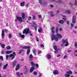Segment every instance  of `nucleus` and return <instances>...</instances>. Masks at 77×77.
Returning <instances> with one entry per match:
<instances>
[{
  "instance_id": "obj_1",
  "label": "nucleus",
  "mask_w": 77,
  "mask_h": 77,
  "mask_svg": "<svg viewBox=\"0 0 77 77\" xmlns=\"http://www.w3.org/2000/svg\"><path fill=\"white\" fill-rule=\"evenodd\" d=\"M56 32L57 33L56 35V36L57 37H56L55 35L54 34H52V35L51 39L52 40H54L55 39V41H58V39H60V38H61L62 36L60 35V34H59L58 33V27H56Z\"/></svg>"
},
{
  "instance_id": "obj_2",
  "label": "nucleus",
  "mask_w": 77,
  "mask_h": 77,
  "mask_svg": "<svg viewBox=\"0 0 77 77\" xmlns=\"http://www.w3.org/2000/svg\"><path fill=\"white\" fill-rule=\"evenodd\" d=\"M62 43L61 44V47H63V45H64V44L65 43H66V44L65 45V46L66 47L69 44H68V39H66L65 40L63 39L62 40Z\"/></svg>"
},
{
  "instance_id": "obj_3",
  "label": "nucleus",
  "mask_w": 77,
  "mask_h": 77,
  "mask_svg": "<svg viewBox=\"0 0 77 77\" xmlns=\"http://www.w3.org/2000/svg\"><path fill=\"white\" fill-rule=\"evenodd\" d=\"M31 33V31L29 30V29H25L23 31V33L24 34V33H26V35H27L28 33Z\"/></svg>"
},
{
  "instance_id": "obj_4",
  "label": "nucleus",
  "mask_w": 77,
  "mask_h": 77,
  "mask_svg": "<svg viewBox=\"0 0 77 77\" xmlns=\"http://www.w3.org/2000/svg\"><path fill=\"white\" fill-rule=\"evenodd\" d=\"M5 32H8V31L6 29L3 30L2 29V33L1 34L2 37L3 38V39H4V36H5Z\"/></svg>"
},
{
  "instance_id": "obj_5",
  "label": "nucleus",
  "mask_w": 77,
  "mask_h": 77,
  "mask_svg": "<svg viewBox=\"0 0 77 77\" xmlns=\"http://www.w3.org/2000/svg\"><path fill=\"white\" fill-rule=\"evenodd\" d=\"M16 18L17 20L18 21L20 22V23H21L23 22V19L21 17L19 16H17L16 17Z\"/></svg>"
},
{
  "instance_id": "obj_6",
  "label": "nucleus",
  "mask_w": 77,
  "mask_h": 77,
  "mask_svg": "<svg viewBox=\"0 0 77 77\" xmlns=\"http://www.w3.org/2000/svg\"><path fill=\"white\" fill-rule=\"evenodd\" d=\"M13 54L14 55H13V54H11L10 55V57H12L11 59H14V58L15 57V56L16 54L15 52H14Z\"/></svg>"
},
{
  "instance_id": "obj_7",
  "label": "nucleus",
  "mask_w": 77,
  "mask_h": 77,
  "mask_svg": "<svg viewBox=\"0 0 77 77\" xmlns=\"http://www.w3.org/2000/svg\"><path fill=\"white\" fill-rule=\"evenodd\" d=\"M75 17H76V16H74L73 17L72 23H73V24H75V23H76V21H75Z\"/></svg>"
},
{
  "instance_id": "obj_8",
  "label": "nucleus",
  "mask_w": 77,
  "mask_h": 77,
  "mask_svg": "<svg viewBox=\"0 0 77 77\" xmlns=\"http://www.w3.org/2000/svg\"><path fill=\"white\" fill-rule=\"evenodd\" d=\"M54 48L55 51L54 52V53H55L56 54L57 53H58V50H57V46H54Z\"/></svg>"
},
{
  "instance_id": "obj_9",
  "label": "nucleus",
  "mask_w": 77,
  "mask_h": 77,
  "mask_svg": "<svg viewBox=\"0 0 77 77\" xmlns=\"http://www.w3.org/2000/svg\"><path fill=\"white\" fill-rule=\"evenodd\" d=\"M53 73L54 75H57L59 74V71L57 70H55L54 71Z\"/></svg>"
},
{
  "instance_id": "obj_10",
  "label": "nucleus",
  "mask_w": 77,
  "mask_h": 77,
  "mask_svg": "<svg viewBox=\"0 0 77 77\" xmlns=\"http://www.w3.org/2000/svg\"><path fill=\"white\" fill-rule=\"evenodd\" d=\"M46 57L48 59H50L51 58V56L50 54H47Z\"/></svg>"
},
{
  "instance_id": "obj_11",
  "label": "nucleus",
  "mask_w": 77,
  "mask_h": 77,
  "mask_svg": "<svg viewBox=\"0 0 77 77\" xmlns=\"http://www.w3.org/2000/svg\"><path fill=\"white\" fill-rule=\"evenodd\" d=\"M51 31L53 33H54L55 29L54 27H53L51 28Z\"/></svg>"
},
{
  "instance_id": "obj_12",
  "label": "nucleus",
  "mask_w": 77,
  "mask_h": 77,
  "mask_svg": "<svg viewBox=\"0 0 77 77\" xmlns=\"http://www.w3.org/2000/svg\"><path fill=\"white\" fill-rule=\"evenodd\" d=\"M25 69H26L25 71L24 72V74H27V72H28L29 69H27V67L26 66H25Z\"/></svg>"
},
{
  "instance_id": "obj_13",
  "label": "nucleus",
  "mask_w": 77,
  "mask_h": 77,
  "mask_svg": "<svg viewBox=\"0 0 77 77\" xmlns=\"http://www.w3.org/2000/svg\"><path fill=\"white\" fill-rule=\"evenodd\" d=\"M8 66V63H7L6 65L3 66V69H6L7 68Z\"/></svg>"
},
{
  "instance_id": "obj_14",
  "label": "nucleus",
  "mask_w": 77,
  "mask_h": 77,
  "mask_svg": "<svg viewBox=\"0 0 77 77\" xmlns=\"http://www.w3.org/2000/svg\"><path fill=\"white\" fill-rule=\"evenodd\" d=\"M20 65L19 64H17L16 66V70L17 71V70H18L20 68Z\"/></svg>"
},
{
  "instance_id": "obj_15",
  "label": "nucleus",
  "mask_w": 77,
  "mask_h": 77,
  "mask_svg": "<svg viewBox=\"0 0 77 77\" xmlns=\"http://www.w3.org/2000/svg\"><path fill=\"white\" fill-rule=\"evenodd\" d=\"M30 48V46H24L22 48L23 49H29Z\"/></svg>"
},
{
  "instance_id": "obj_16",
  "label": "nucleus",
  "mask_w": 77,
  "mask_h": 77,
  "mask_svg": "<svg viewBox=\"0 0 77 77\" xmlns=\"http://www.w3.org/2000/svg\"><path fill=\"white\" fill-rule=\"evenodd\" d=\"M19 35L20 37V38H24V35H22V34L21 33H19Z\"/></svg>"
},
{
  "instance_id": "obj_17",
  "label": "nucleus",
  "mask_w": 77,
  "mask_h": 77,
  "mask_svg": "<svg viewBox=\"0 0 77 77\" xmlns=\"http://www.w3.org/2000/svg\"><path fill=\"white\" fill-rule=\"evenodd\" d=\"M16 74L17 75L18 77H21L20 75H23V73H21L20 74L19 73V72H16Z\"/></svg>"
},
{
  "instance_id": "obj_18",
  "label": "nucleus",
  "mask_w": 77,
  "mask_h": 77,
  "mask_svg": "<svg viewBox=\"0 0 77 77\" xmlns=\"http://www.w3.org/2000/svg\"><path fill=\"white\" fill-rule=\"evenodd\" d=\"M34 69H35V67H31L30 69V72H32Z\"/></svg>"
},
{
  "instance_id": "obj_19",
  "label": "nucleus",
  "mask_w": 77,
  "mask_h": 77,
  "mask_svg": "<svg viewBox=\"0 0 77 77\" xmlns=\"http://www.w3.org/2000/svg\"><path fill=\"white\" fill-rule=\"evenodd\" d=\"M42 29L41 27H40L39 29H38V32L41 33L42 32Z\"/></svg>"
},
{
  "instance_id": "obj_20",
  "label": "nucleus",
  "mask_w": 77,
  "mask_h": 77,
  "mask_svg": "<svg viewBox=\"0 0 77 77\" xmlns=\"http://www.w3.org/2000/svg\"><path fill=\"white\" fill-rule=\"evenodd\" d=\"M66 73L68 74H72V72L71 70H69L66 72Z\"/></svg>"
},
{
  "instance_id": "obj_21",
  "label": "nucleus",
  "mask_w": 77,
  "mask_h": 77,
  "mask_svg": "<svg viewBox=\"0 0 77 77\" xmlns=\"http://www.w3.org/2000/svg\"><path fill=\"white\" fill-rule=\"evenodd\" d=\"M66 12L68 14H71V11H70V10H67L66 11Z\"/></svg>"
},
{
  "instance_id": "obj_22",
  "label": "nucleus",
  "mask_w": 77,
  "mask_h": 77,
  "mask_svg": "<svg viewBox=\"0 0 77 77\" xmlns=\"http://www.w3.org/2000/svg\"><path fill=\"white\" fill-rule=\"evenodd\" d=\"M17 61L16 60L14 61V62L12 63V65L13 66H15V65H16V64L17 63Z\"/></svg>"
},
{
  "instance_id": "obj_23",
  "label": "nucleus",
  "mask_w": 77,
  "mask_h": 77,
  "mask_svg": "<svg viewBox=\"0 0 77 77\" xmlns=\"http://www.w3.org/2000/svg\"><path fill=\"white\" fill-rule=\"evenodd\" d=\"M21 17H22V18H23V19H24V17H25V14L24 13H23L22 14Z\"/></svg>"
},
{
  "instance_id": "obj_24",
  "label": "nucleus",
  "mask_w": 77,
  "mask_h": 77,
  "mask_svg": "<svg viewBox=\"0 0 77 77\" xmlns=\"http://www.w3.org/2000/svg\"><path fill=\"white\" fill-rule=\"evenodd\" d=\"M25 3V2H23L20 3V5L21 6H24V3Z\"/></svg>"
},
{
  "instance_id": "obj_25",
  "label": "nucleus",
  "mask_w": 77,
  "mask_h": 77,
  "mask_svg": "<svg viewBox=\"0 0 77 77\" xmlns=\"http://www.w3.org/2000/svg\"><path fill=\"white\" fill-rule=\"evenodd\" d=\"M31 64L32 66H35V63L33 61H32L31 62Z\"/></svg>"
},
{
  "instance_id": "obj_26",
  "label": "nucleus",
  "mask_w": 77,
  "mask_h": 77,
  "mask_svg": "<svg viewBox=\"0 0 77 77\" xmlns=\"http://www.w3.org/2000/svg\"><path fill=\"white\" fill-rule=\"evenodd\" d=\"M29 59L30 60H33V56H32V55L31 54L29 56Z\"/></svg>"
},
{
  "instance_id": "obj_27",
  "label": "nucleus",
  "mask_w": 77,
  "mask_h": 77,
  "mask_svg": "<svg viewBox=\"0 0 77 77\" xmlns=\"http://www.w3.org/2000/svg\"><path fill=\"white\" fill-rule=\"evenodd\" d=\"M59 23H60V24H63V20H60L59 21Z\"/></svg>"
},
{
  "instance_id": "obj_28",
  "label": "nucleus",
  "mask_w": 77,
  "mask_h": 77,
  "mask_svg": "<svg viewBox=\"0 0 77 77\" xmlns=\"http://www.w3.org/2000/svg\"><path fill=\"white\" fill-rule=\"evenodd\" d=\"M51 17H54V14L53 13V12L52 11L51 12Z\"/></svg>"
},
{
  "instance_id": "obj_29",
  "label": "nucleus",
  "mask_w": 77,
  "mask_h": 77,
  "mask_svg": "<svg viewBox=\"0 0 77 77\" xmlns=\"http://www.w3.org/2000/svg\"><path fill=\"white\" fill-rule=\"evenodd\" d=\"M12 52V51H8L6 52V54H9V53H11Z\"/></svg>"
},
{
  "instance_id": "obj_30",
  "label": "nucleus",
  "mask_w": 77,
  "mask_h": 77,
  "mask_svg": "<svg viewBox=\"0 0 77 77\" xmlns=\"http://www.w3.org/2000/svg\"><path fill=\"white\" fill-rule=\"evenodd\" d=\"M64 75L66 77H69V76H70V75L68 74H65Z\"/></svg>"
},
{
  "instance_id": "obj_31",
  "label": "nucleus",
  "mask_w": 77,
  "mask_h": 77,
  "mask_svg": "<svg viewBox=\"0 0 77 77\" xmlns=\"http://www.w3.org/2000/svg\"><path fill=\"white\" fill-rule=\"evenodd\" d=\"M32 19L34 20H36V16L35 15H32Z\"/></svg>"
},
{
  "instance_id": "obj_32",
  "label": "nucleus",
  "mask_w": 77,
  "mask_h": 77,
  "mask_svg": "<svg viewBox=\"0 0 77 77\" xmlns=\"http://www.w3.org/2000/svg\"><path fill=\"white\" fill-rule=\"evenodd\" d=\"M33 52L34 54V55H36V50L34 49L33 51Z\"/></svg>"
},
{
  "instance_id": "obj_33",
  "label": "nucleus",
  "mask_w": 77,
  "mask_h": 77,
  "mask_svg": "<svg viewBox=\"0 0 77 77\" xmlns=\"http://www.w3.org/2000/svg\"><path fill=\"white\" fill-rule=\"evenodd\" d=\"M0 45H1L2 47L3 48H5V45L3 44H0Z\"/></svg>"
},
{
  "instance_id": "obj_34",
  "label": "nucleus",
  "mask_w": 77,
  "mask_h": 77,
  "mask_svg": "<svg viewBox=\"0 0 77 77\" xmlns=\"http://www.w3.org/2000/svg\"><path fill=\"white\" fill-rule=\"evenodd\" d=\"M39 3L41 4V5H42V3H43V2H42V0H39Z\"/></svg>"
},
{
  "instance_id": "obj_35",
  "label": "nucleus",
  "mask_w": 77,
  "mask_h": 77,
  "mask_svg": "<svg viewBox=\"0 0 77 77\" xmlns=\"http://www.w3.org/2000/svg\"><path fill=\"white\" fill-rule=\"evenodd\" d=\"M29 49L30 48L28 49L27 50V54H28L29 53H30V50Z\"/></svg>"
},
{
  "instance_id": "obj_36",
  "label": "nucleus",
  "mask_w": 77,
  "mask_h": 77,
  "mask_svg": "<svg viewBox=\"0 0 77 77\" xmlns=\"http://www.w3.org/2000/svg\"><path fill=\"white\" fill-rule=\"evenodd\" d=\"M8 37H9V38L10 39H11V38H12V35H11V34H9Z\"/></svg>"
},
{
  "instance_id": "obj_37",
  "label": "nucleus",
  "mask_w": 77,
  "mask_h": 77,
  "mask_svg": "<svg viewBox=\"0 0 77 77\" xmlns=\"http://www.w3.org/2000/svg\"><path fill=\"white\" fill-rule=\"evenodd\" d=\"M75 48H77V42H75Z\"/></svg>"
},
{
  "instance_id": "obj_38",
  "label": "nucleus",
  "mask_w": 77,
  "mask_h": 77,
  "mask_svg": "<svg viewBox=\"0 0 77 77\" xmlns=\"http://www.w3.org/2000/svg\"><path fill=\"white\" fill-rule=\"evenodd\" d=\"M33 74H34V75H36L38 74V73L36 72H34L33 73Z\"/></svg>"
},
{
  "instance_id": "obj_39",
  "label": "nucleus",
  "mask_w": 77,
  "mask_h": 77,
  "mask_svg": "<svg viewBox=\"0 0 77 77\" xmlns=\"http://www.w3.org/2000/svg\"><path fill=\"white\" fill-rule=\"evenodd\" d=\"M11 48V47H10V46H8L7 47V50H10Z\"/></svg>"
},
{
  "instance_id": "obj_40",
  "label": "nucleus",
  "mask_w": 77,
  "mask_h": 77,
  "mask_svg": "<svg viewBox=\"0 0 77 77\" xmlns=\"http://www.w3.org/2000/svg\"><path fill=\"white\" fill-rule=\"evenodd\" d=\"M42 76V74L40 73L39 74L38 77H41Z\"/></svg>"
},
{
  "instance_id": "obj_41",
  "label": "nucleus",
  "mask_w": 77,
  "mask_h": 77,
  "mask_svg": "<svg viewBox=\"0 0 77 77\" xmlns=\"http://www.w3.org/2000/svg\"><path fill=\"white\" fill-rule=\"evenodd\" d=\"M31 19H32V17L29 16V17L28 20H31Z\"/></svg>"
},
{
  "instance_id": "obj_42",
  "label": "nucleus",
  "mask_w": 77,
  "mask_h": 77,
  "mask_svg": "<svg viewBox=\"0 0 77 77\" xmlns=\"http://www.w3.org/2000/svg\"><path fill=\"white\" fill-rule=\"evenodd\" d=\"M34 28L35 29V30L37 29V26L36 25L35 26H34Z\"/></svg>"
},
{
  "instance_id": "obj_43",
  "label": "nucleus",
  "mask_w": 77,
  "mask_h": 77,
  "mask_svg": "<svg viewBox=\"0 0 77 77\" xmlns=\"http://www.w3.org/2000/svg\"><path fill=\"white\" fill-rule=\"evenodd\" d=\"M75 5H77V0H75Z\"/></svg>"
},
{
  "instance_id": "obj_44",
  "label": "nucleus",
  "mask_w": 77,
  "mask_h": 77,
  "mask_svg": "<svg viewBox=\"0 0 77 77\" xmlns=\"http://www.w3.org/2000/svg\"><path fill=\"white\" fill-rule=\"evenodd\" d=\"M0 59H1L2 60H3V56H0Z\"/></svg>"
},
{
  "instance_id": "obj_45",
  "label": "nucleus",
  "mask_w": 77,
  "mask_h": 77,
  "mask_svg": "<svg viewBox=\"0 0 77 77\" xmlns=\"http://www.w3.org/2000/svg\"><path fill=\"white\" fill-rule=\"evenodd\" d=\"M67 57V56L65 55L63 57L64 59H65Z\"/></svg>"
},
{
  "instance_id": "obj_46",
  "label": "nucleus",
  "mask_w": 77,
  "mask_h": 77,
  "mask_svg": "<svg viewBox=\"0 0 77 77\" xmlns=\"http://www.w3.org/2000/svg\"><path fill=\"white\" fill-rule=\"evenodd\" d=\"M9 57V55H6V59L8 60V58Z\"/></svg>"
},
{
  "instance_id": "obj_47",
  "label": "nucleus",
  "mask_w": 77,
  "mask_h": 77,
  "mask_svg": "<svg viewBox=\"0 0 77 77\" xmlns=\"http://www.w3.org/2000/svg\"><path fill=\"white\" fill-rule=\"evenodd\" d=\"M35 65L36 68H38V67H39V65H38V64H35Z\"/></svg>"
},
{
  "instance_id": "obj_48",
  "label": "nucleus",
  "mask_w": 77,
  "mask_h": 77,
  "mask_svg": "<svg viewBox=\"0 0 77 77\" xmlns=\"http://www.w3.org/2000/svg\"><path fill=\"white\" fill-rule=\"evenodd\" d=\"M23 51V49H22L21 50H20L19 52V54H20L21 53V51Z\"/></svg>"
},
{
  "instance_id": "obj_49",
  "label": "nucleus",
  "mask_w": 77,
  "mask_h": 77,
  "mask_svg": "<svg viewBox=\"0 0 77 77\" xmlns=\"http://www.w3.org/2000/svg\"><path fill=\"white\" fill-rule=\"evenodd\" d=\"M38 17L39 18H41L42 17L41 16V15H38Z\"/></svg>"
},
{
  "instance_id": "obj_50",
  "label": "nucleus",
  "mask_w": 77,
  "mask_h": 77,
  "mask_svg": "<svg viewBox=\"0 0 77 77\" xmlns=\"http://www.w3.org/2000/svg\"><path fill=\"white\" fill-rule=\"evenodd\" d=\"M56 0H50L49 2H54V1H55Z\"/></svg>"
},
{
  "instance_id": "obj_51",
  "label": "nucleus",
  "mask_w": 77,
  "mask_h": 77,
  "mask_svg": "<svg viewBox=\"0 0 77 77\" xmlns=\"http://www.w3.org/2000/svg\"><path fill=\"white\" fill-rule=\"evenodd\" d=\"M71 26L72 27L74 26V24L72 23H71Z\"/></svg>"
},
{
  "instance_id": "obj_52",
  "label": "nucleus",
  "mask_w": 77,
  "mask_h": 77,
  "mask_svg": "<svg viewBox=\"0 0 77 77\" xmlns=\"http://www.w3.org/2000/svg\"><path fill=\"white\" fill-rule=\"evenodd\" d=\"M1 53H2V54H5V52H4V51H2Z\"/></svg>"
},
{
  "instance_id": "obj_53",
  "label": "nucleus",
  "mask_w": 77,
  "mask_h": 77,
  "mask_svg": "<svg viewBox=\"0 0 77 77\" xmlns=\"http://www.w3.org/2000/svg\"><path fill=\"white\" fill-rule=\"evenodd\" d=\"M42 52L41 51H38V54H41V53Z\"/></svg>"
},
{
  "instance_id": "obj_54",
  "label": "nucleus",
  "mask_w": 77,
  "mask_h": 77,
  "mask_svg": "<svg viewBox=\"0 0 77 77\" xmlns=\"http://www.w3.org/2000/svg\"><path fill=\"white\" fill-rule=\"evenodd\" d=\"M63 20L65 21V20H66V18L64 17L63 18Z\"/></svg>"
},
{
  "instance_id": "obj_55",
  "label": "nucleus",
  "mask_w": 77,
  "mask_h": 77,
  "mask_svg": "<svg viewBox=\"0 0 77 77\" xmlns=\"http://www.w3.org/2000/svg\"><path fill=\"white\" fill-rule=\"evenodd\" d=\"M32 23L33 24H34V25H36V23L35 22H32Z\"/></svg>"
},
{
  "instance_id": "obj_56",
  "label": "nucleus",
  "mask_w": 77,
  "mask_h": 77,
  "mask_svg": "<svg viewBox=\"0 0 77 77\" xmlns=\"http://www.w3.org/2000/svg\"><path fill=\"white\" fill-rule=\"evenodd\" d=\"M67 23L68 25H69V21H67Z\"/></svg>"
},
{
  "instance_id": "obj_57",
  "label": "nucleus",
  "mask_w": 77,
  "mask_h": 77,
  "mask_svg": "<svg viewBox=\"0 0 77 77\" xmlns=\"http://www.w3.org/2000/svg\"><path fill=\"white\" fill-rule=\"evenodd\" d=\"M69 4L70 5H71V6H72L73 4L71 2H69Z\"/></svg>"
},
{
  "instance_id": "obj_58",
  "label": "nucleus",
  "mask_w": 77,
  "mask_h": 77,
  "mask_svg": "<svg viewBox=\"0 0 77 77\" xmlns=\"http://www.w3.org/2000/svg\"><path fill=\"white\" fill-rule=\"evenodd\" d=\"M57 2H58V3H60V2H61V0H58L57 1Z\"/></svg>"
},
{
  "instance_id": "obj_59",
  "label": "nucleus",
  "mask_w": 77,
  "mask_h": 77,
  "mask_svg": "<svg viewBox=\"0 0 77 77\" xmlns=\"http://www.w3.org/2000/svg\"><path fill=\"white\" fill-rule=\"evenodd\" d=\"M40 46H41V47H44V45H40Z\"/></svg>"
},
{
  "instance_id": "obj_60",
  "label": "nucleus",
  "mask_w": 77,
  "mask_h": 77,
  "mask_svg": "<svg viewBox=\"0 0 77 77\" xmlns=\"http://www.w3.org/2000/svg\"><path fill=\"white\" fill-rule=\"evenodd\" d=\"M62 30H63V29H62V28H60V31H62Z\"/></svg>"
},
{
  "instance_id": "obj_61",
  "label": "nucleus",
  "mask_w": 77,
  "mask_h": 77,
  "mask_svg": "<svg viewBox=\"0 0 77 77\" xmlns=\"http://www.w3.org/2000/svg\"><path fill=\"white\" fill-rule=\"evenodd\" d=\"M36 39L37 41V42H38L39 41V40L38 39V38L36 37Z\"/></svg>"
},
{
  "instance_id": "obj_62",
  "label": "nucleus",
  "mask_w": 77,
  "mask_h": 77,
  "mask_svg": "<svg viewBox=\"0 0 77 77\" xmlns=\"http://www.w3.org/2000/svg\"><path fill=\"white\" fill-rule=\"evenodd\" d=\"M50 7H51V8H53V5H51Z\"/></svg>"
},
{
  "instance_id": "obj_63",
  "label": "nucleus",
  "mask_w": 77,
  "mask_h": 77,
  "mask_svg": "<svg viewBox=\"0 0 77 77\" xmlns=\"http://www.w3.org/2000/svg\"><path fill=\"white\" fill-rule=\"evenodd\" d=\"M71 50H68V52H71Z\"/></svg>"
},
{
  "instance_id": "obj_64",
  "label": "nucleus",
  "mask_w": 77,
  "mask_h": 77,
  "mask_svg": "<svg viewBox=\"0 0 77 77\" xmlns=\"http://www.w3.org/2000/svg\"><path fill=\"white\" fill-rule=\"evenodd\" d=\"M77 53V50L75 51V53Z\"/></svg>"
}]
</instances>
